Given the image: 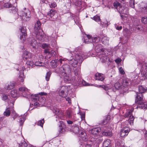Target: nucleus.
Listing matches in <instances>:
<instances>
[{
    "label": "nucleus",
    "mask_w": 147,
    "mask_h": 147,
    "mask_svg": "<svg viewBox=\"0 0 147 147\" xmlns=\"http://www.w3.org/2000/svg\"><path fill=\"white\" fill-rule=\"evenodd\" d=\"M114 86L117 90H119L121 88V85L119 82H116Z\"/></svg>",
    "instance_id": "nucleus-35"
},
{
    "label": "nucleus",
    "mask_w": 147,
    "mask_h": 147,
    "mask_svg": "<svg viewBox=\"0 0 147 147\" xmlns=\"http://www.w3.org/2000/svg\"><path fill=\"white\" fill-rule=\"evenodd\" d=\"M11 96L13 98H16L17 97L18 95L17 91L16 90H11Z\"/></svg>",
    "instance_id": "nucleus-32"
},
{
    "label": "nucleus",
    "mask_w": 147,
    "mask_h": 147,
    "mask_svg": "<svg viewBox=\"0 0 147 147\" xmlns=\"http://www.w3.org/2000/svg\"><path fill=\"white\" fill-rule=\"evenodd\" d=\"M38 94H35L34 95H33L32 94L30 96H29V94L28 95V96H29V98H31L32 99V100H34V101H35V100L36 101L37 99V97Z\"/></svg>",
    "instance_id": "nucleus-38"
},
{
    "label": "nucleus",
    "mask_w": 147,
    "mask_h": 147,
    "mask_svg": "<svg viewBox=\"0 0 147 147\" xmlns=\"http://www.w3.org/2000/svg\"><path fill=\"white\" fill-rule=\"evenodd\" d=\"M110 140H107L104 141L103 144V147H111L110 146Z\"/></svg>",
    "instance_id": "nucleus-28"
},
{
    "label": "nucleus",
    "mask_w": 147,
    "mask_h": 147,
    "mask_svg": "<svg viewBox=\"0 0 147 147\" xmlns=\"http://www.w3.org/2000/svg\"><path fill=\"white\" fill-rule=\"evenodd\" d=\"M133 110L134 109H132L128 110L126 113L125 115V117H129L128 121L130 125H133L134 119V117L132 115V113Z\"/></svg>",
    "instance_id": "nucleus-5"
},
{
    "label": "nucleus",
    "mask_w": 147,
    "mask_h": 147,
    "mask_svg": "<svg viewBox=\"0 0 147 147\" xmlns=\"http://www.w3.org/2000/svg\"><path fill=\"white\" fill-rule=\"evenodd\" d=\"M19 91L21 92L22 96L27 98H29L28 95H29L28 89L25 87H21L19 89Z\"/></svg>",
    "instance_id": "nucleus-9"
},
{
    "label": "nucleus",
    "mask_w": 147,
    "mask_h": 147,
    "mask_svg": "<svg viewBox=\"0 0 147 147\" xmlns=\"http://www.w3.org/2000/svg\"><path fill=\"white\" fill-rule=\"evenodd\" d=\"M24 11H21L19 12V14H18L16 12L15 13V15L17 17L16 18H18V16L19 15L21 17L22 19L24 21H28L30 20V18L29 16H27V12L29 13L28 10H26V8L24 9ZM15 11L16 12V10H15Z\"/></svg>",
    "instance_id": "nucleus-4"
},
{
    "label": "nucleus",
    "mask_w": 147,
    "mask_h": 147,
    "mask_svg": "<svg viewBox=\"0 0 147 147\" xmlns=\"http://www.w3.org/2000/svg\"><path fill=\"white\" fill-rule=\"evenodd\" d=\"M72 113L71 111L68 110L66 111L67 117L69 118L72 117Z\"/></svg>",
    "instance_id": "nucleus-37"
},
{
    "label": "nucleus",
    "mask_w": 147,
    "mask_h": 147,
    "mask_svg": "<svg viewBox=\"0 0 147 147\" xmlns=\"http://www.w3.org/2000/svg\"><path fill=\"white\" fill-rule=\"evenodd\" d=\"M121 6L120 4L117 1L115 2L114 3V7L117 10L120 8Z\"/></svg>",
    "instance_id": "nucleus-41"
},
{
    "label": "nucleus",
    "mask_w": 147,
    "mask_h": 147,
    "mask_svg": "<svg viewBox=\"0 0 147 147\" xmlns=\"http://www.w3.org/2000/svg\"><path fill=\"white\" fill-rule=\"evenodd\" d=\"M79 84L80 85L82 84L83 86H87L89 85L85 81L82 79L80 80V81L79 83Z\"/></svg>",
    "instance_id": "nucleus-43"
},
{
    "label": "nucleus",
    "mask_w": 147,
    "mask_h": 147,
    "mask_svg": "<svg viewBox=\"0 0 147 147\" xmlns=\"http://www.w3.org/2000/svg\"><path fill=\"white\" fill-rule=\"evenodd\" d=\"M142 23L144 24H147V17L144 16L142 17L141 19Z\"/></svg>",
    "instance_id": "nucleus-39"
},
{
    "label": "nucleus",
    "mask_w": 147,
    "mask_h": 147,
    "mask_svg": "<svg viewBox=\"0 0 147 147\" xmlns=\"http://www.w3.org/2000/svg\"><path fill=\"white\" fill-rule=\"evenodd\" d=\"M127 10L128 9L127 8L121 6L120 8L118 9L117 10L120 14L123 13L124 14H127L128 13Z\"/></svg>",
    "instance_id": "nucleus-14"
},
{
    "label": "nucleus",
    "mask_w": 147,
    "mask_h": 147,
    "mask_svg": "<svg viewBox=\"0 0 147 147\" xmlns=\"http://www.w3.org/2000/svg\"><path fill=\"white\" fill-rule=\"evenodd\" d=\"M96 80L102 81L104 80L105 77L103 74L99 73H96L95 75Z\"/></svg>",
    "instance_id": "nucleus-16"
},
{
    "label": "nucleus",
    "mask_w": 147,
    "mask_h": 147,
    "mask_svg": "<svg viewBox=\"0 0 147 147\" xmlns=\"http://www.w3.org/2000/svg\"><path fill=\"white\" fill-rule=\"evenodd\" d=\"M121 61V59L119 58L115 60V62L117 63H119Z\"/></svg>",
    "instance_id": "nucleus-59"
},
{
    "label": "nucleus",
    "mask_w": 147,
    "mask_h": 147,
    "mask_svg": "<svg viewBox=\"0 0 147 147\" xmlns=\"http://www.w3.org/2000/svg\"><path fill=\"white\" fill-rule=\"evenodd\" d=\"M80 137L84 141H86L87 140V137L86 134L84 132H82L80 134Z\"/></svg>",
    "instance_id": "nucleus-24"
},
{
    "label": "nucleus",
    "mask_w": 147,
    "mask_h": 147,
    "mask_svg": "<svg viewBox=\"0 0 147 147\" xmlns=\"http://www.w3.org/2000/svg\"><path fill=\"white\" fill-rule=\"evenodd\" d=\"M42 62H36L35 63L34 65L36 66H41L43 65H42Z\"/></svg>",
    "instance_id": "nucleus-52"
},
{
    "label": "nucleus",
    "mask_w": 147,
    "mask_h": 147,
    "mask_svg": "<svg viewBox=\"0 0 147 147\" xmlns=\"http://www.w3.org/2000/svg\"><path fill=\"white\" fill-rule=\"evenodd\" d=\"M131 84V81L127 78H124L123 80L122 84L123 86L125 87H127L129 86Z\"/></svg>",
    "instance_id": "nucleus-15"
},
{
    "label": "nucleus",
    "mask_w": 147,
    "mask_h": 147,
    "mask_svg": "<svg viewBox=\"0 0 147 147\" xmlns=\"http://www.w3.org/2000/svg\"><path fill=\"white\" fill-rule=\"evenodd\" d=\"M2 98L4 100L8 101L9 100V96L8 95L3 94L2 96Z\"/></svg>",
    "instance_id": "nucleus-42"
},
{
    "label": "nucleus",
    "mask_w": 147,
    "mask_h": 147,
    "mask_svg": "<svg viewBox=\"0 0 147 147\" xmlns=\"http://www.w3.org/2000/svg\"><path fill=\"white\" fill-rule=\"evenodd\" d=\"M80 147H92L91 145L84 143V145L81 144Z\"/></svg>",
    "instance_id": "nucleus-51"
},
{
    "label": "nucleus",
    "mask_w": 147,
    "mask_h": 147,
    "mask_svg": "<svg viewBox=\"0 0 147 147\" xmlns=\"http://www.w3.org/2000/svg\"><path fill=\"white\" fill-rule=\"evenodd\" d=\"M93 19L97 22L100 21V17L97 15L94 16L93 18Z\"/></svg>",
    "instance_id": "nucleus-48"
},
{
    "label": "nucleus",
    "mask_w": 147,
    "mask_h": 147,
    "mask_svg": "<svg viewBox=\"0 0 147 147\" xmlns=\"http://www.w3.org/2000/svg\"><path fill=\"white\" fill-rule=\"evenodd\" d=\"M107 118V119H106L105 120H104L103 121V123L104 124H105V123H107L109 121V119H108V118H109V116H108Z\"/></svg>",
    "instance_id": "nucleus-60"
},
{
    "label": "nucleus",
    "mask_w": 147,
    "mask_h": 147,
    "mask_svg": "<svg viewBox=\"0 0 147 147\" xmlns=\"http://www.w3.org/2000/svg\"><path fill=\"white\" fill-rule=\"evenodd\" d=\"M10 109L9 107L7 108L3 113L4 115L6 117L9 116L10 114Z\"/></svg>",
    "instance_id": "nucleus-31"
},
{
    "label": "nucleus",
    "mask_w": 147,
    "mask_h": 147,
    "mask_svg": "<svg viewBox=\"0 0 147 147\" xmlns=\"http://www.w3.org/2000/svg\"><path fill=\"white\" fill-rule=\"evenodd\" d=\"M21 34H20V39L23 42L26 39V29L24 27H22L20 28Z\"/></svg>",
    "instance_id": "nucleus-11"
},
{
    "label": "nucleus",
    "mask_w": 147,
    "mask_h": 147,
    "mask_svg": "<svg viewBox=\"0 0 147 147\" xmlns=\"http://www.w3.org/2000/svg\"><path fill=\"white\" fill-rule=\"evenodd\" d=\"M53 112L55 113L61 119H63L64 118V114L62 111L59 109L57 107H54L53 108Z\"/></svg>",
    "instance_id": "nucleus-7"
},
{
    "label": "nucleus",
    "mask_w": 147,
    "mask_h": 147,
    "mask_svg": "<svg viewBox=\"0 0 147 147\" xmlns=\"http://www.w3.org/2000/svg\"><path fill=\"white\" fill-rule=\"evenodd\" d=\"M36 34V38L40 40H42L44 37V34L43 31L41 30H39L38 32H34Z\"/></svg>",
    "instance_id": "nucleus-10"
},
{
    "label": "nucleus",
    "mask_w": 147,
    "mask_h": 147,
    "mask_svg": "<svg viewBox=\"0 0 147 147\" xmlns=\"http://www.w3.org/2000/svg\"><path fill=\"white\" fill-rule=\"evenodd\" d=\"M103 88L105 90H107L108 89H109L110 88L107 86L104 85L103 86Z\"/></svg>",
    "instance_id": "nucleus-56"
},
{
    "label": "nucleus",
    "mask_w": 147,
    "mask_h": 147,
    "mask_svg": "<svg viewBox=\"0 0 147 147\" xmlns=\"http://www.w3.org/2000/svg\"><path fill=\"white\" fill-rule=\"evenodd\" d=\"M42 46L43 49L48 48L49 45L46 43H43L42 45Z\"/></svg>",
    "instance_id": "nucleus-54"
},
{
    "label": "nucleus",
    "mask_w": 147,
    "mask_h": 147,
    "mask_svg": "<svg viewBox=\"0 0 147 147\" xmlns=\"http://www.w3.org/2000/svg\"><path fill=\"white\" fill-rule=\"evenodd\" d=\"M55 72L60 74L61 76L63 79L64 82L68 83L70 79L68 74L70 72V69L69 66L67 64L63 65L60 68H57Z\"/></svg>",
    "instance_id": "nucleus-2"
},
{
    "label": "nucleus",
    "mask_w": 147,
    "mask_h": 147,
    "mask_svg": "<svg viewBox=\"0 0 147 147\" xmlns=\"http://www.w3.org/2000/svg\"><path fill=\"white\" fill-rule=\"evenodd\" d=\"M80 68H75L74 69V74L76 76L80 74Z\"/></svg>",
    "instance_id": "nucleus-44"
},
{
    "label": "nucleus",
    "mask_w": 147,
    "mask_h": 147,
    "mask_svg": "<svg viewBox=\"0 0 147 147\" xmlns=\"http://www.w3.org/2000/svg\"><path fill=\"white\" fill-rule=\"evenodd\" d=\"M39 94L40 96L45 95L47 94L45 92H41L39 93Z\"/></svg>",
    "instance_id": "nucleus-62"
},
{
    "label": "nucleus",
    "mask_w": 147,
    "mask_h": 147,
    "mask_svg": "<svg viewBox=\"0 0 147 147\" xmlns=\"http://www.w3.org/2000/svg\"><path fill=\"white\" fill-rule=\"evenodd\" d=\"M41 26V23L40 21H37L36 22L35 24L34 27V32H38L39 30H40V28Z\"/></svg>",
    "instance_id": "nucleus-20"
},
{
    "label": "nucleus",
    "mask_w": 147,
    "mask_h": 147,
    "mask_svg": "<svg viewBox=\"0 0 147 147\" xmlns=\"http://www.w3.org/2000/svg\"><path fill=\"white\" fill-rule=\"evenodd\" d=\"M103 23L105 24L106 25H107V26L109 24L108 22H107L106 20L104 21Z\"/></svg>",
    "instance_id": "nucleus-64"
},
{
    "label": "nucleus",
    "mask_w": 147,
    "mask_h": 147,
    "mask_svg": "<svg viewBox=\"0 0 147 147\" xmlns=\"http://www.w3.org/2000/svg\"><path fill=\"white\" fill-rule=\"evenodd\" d=\"M66 100L68 102V103H69V104H70L71 103V100L69 98V97L67 98H66Z\"/></svg>",
    "instance_id": "nucleus-61"
},
{
    "label": "nucleus",
    "mask_w": 147,
    "mask_h": 147,
    "mask_svg": "<svg viewBox=\"0 0 147 147\" xmlns=\"http://www.w3.org/2000/svg\"><path fill=\"white\" fill-rule=\"evenodd\" d=\"M141 11L142 13L146 14L147 13V4L145 5L144 7H142L141 8Z\"/></svg>",
    "instance_id": "nucleus-33"
},
{
    "label": "nucleus",
    "mask_w": 147,
    "mask_h": 147,
    "mask_svg": "<svg viewBox=\"0 0 147 147\" xmlns=\"http://www.w3.org/2000/svg\"><path fill=\"white\" fill-rule=\"evenodd\" d=\"M129 3L131 7L132 8L134 7V0H130Z\"/></svg>",
    "instance_id": "nucleus-50"
},
{
    "label": "nucleus",
    "mask_w": 147,
    "mask_h": 147,
    "mask_svg": "<svg viewBox=\"0 0 147 147\" xmlns=\"http://www.w3.org/2000/svg\"><path fill=\"white\" fill-rule=\"evenodd\" d=\"M4 6L7 8H9L11 7V4L9 3H6L4 4Z\"/></svg>",
    "instance_id": "nucleus-55"
},
{
    "label": "nucleus",
    "mask_w": 147,
    "mask_h": 147,
    "mask_svg": "<svg viewBox=\"0 0 147 147\" xmlns=\"http://www.w3.org/2000/svg\"><path fill=\"white\" fill-rule=\"evenodd\" d=\"M31 57L32 54L30 52L27 51H25L24 52L23 55V58H24L26 59H27L31 58Z\"/></svg>",
    "instance_id": "nucleus-21"
},
{
    "label": "nucleus",
    "mask_w": 147,
    "mask_h": 147,
    "mask_svg": "<svg viewBox=\"0 0 147 147\" xmlns=\"http://www.w3.org/2000/svg\"><path fill=\"white\" fill-rule=\"evenodd\" d=\"M101 129L100 128H96L93 129L91 131V133L94 136L98 135L99 132H100Z\"/></svg>",
    "instance_id": "nucleus-22"
},
{
    "label": "nucleus",
    "mask_w": 147,
    "mask_h": 147,
    "mask_svg": "<svg viewBox=\"0 0 147 147\" xmlns=\"http://www.w3.org/2000/svg\"><path fill=\"white\" fill-rule=\"evenodd\" d=\"M129 131V129L128 128H127L126 129L125 128L122 129L120 132V135L122 137H124L127 135Z\"/></svg>",
    "instance_id": "nucleus-13"
},
{
    "label": "nucleus",
    "mask_w": 147,
    "mask_h": 147,
    "mask_svg": "<svg viewBox=\"0 0 147 147\" xmlns=\"http://www.w3.org/2000/svg\"><path fill=\"white\" fill-rule=\"evenodd\" d=\"M51 72H48L45 78L46 79L47 81H48L49 80V78L51 74Z\"/></svg>",
    "instance_id": "nucleus-47"
},
{
    "label": "nucleus",
    "mask_w": 147,
    "mask_h": 147,
    "mask_svg": "<svg viewBox=\"0 0 147 147\" xmlns=\"http://www.w3.org/2000/svg\"><path fill=\"white\" fill-rule=\"evenodd\" d=\"M102 134L103 136L109 137H111L112 136V133L111 131L108 132L103 131L102 132Z\"/></svg>",
    "instance_id": "nucleus-36"
},
{
    "label": "nucleus",
    "mask_w": 147,
    "mask_h": 147,
    "mask_svg": "<svg viewBox=\"0 0 147 147\" xmlns=\"http://www.w3.org/2000/svg\"><path fill=\"white\" fill-rule=\"evenodd\" d=\"M86 54H83L82 53H77L75 55V59H67L69 61V63L73 66L75 67L78 63H81L83 60L86 58Z\"/></svg>",
    "instance_id": "nucleus-3"
},
{
    "label": "nucleus",
    "mask_w": 147,
    "mask_h": 147,
    "mask_svg": "<svg viewBox=\"0 0 147 147\" xmlns=\"http://www.w3.org/2000/svg\"><path fill=\"white\" fill-rule=\"evenodd\" d=\"M26 64L28 66L31 67L32 66L34 65V62L32 61H27L26 63Z\"/></svg>",
    "instance_id": "nucleus-49"
},
{
    "label": "nucleus",
    "mask_w": 147,
    "mask_h": 147,
    "mask_svg": "<svg viewBox=\"0 0 147 147\" xmlns=\"http://www.w3.org/2000/svg\"><path fill=\"white\" fill-rule=\"evenodd\" d=\"M68 90L66 86H62L59 92V95L62 97H65L68 94Z\"/></svg>",
    "instance_id": "nucleus-6"
},
{
    "label": "nucleus",
    "mask_w": 147,
    "mask_h": 147,
    "mask_svg": "<svg viewBox=\"0 0 147 147\" xmlns=\"http://www.w3.org/2000/svg\"><path fill=\"white\" fill-rule=\"evenodd\" d=\"M27 146V143L24 141H23L19 144V147H26Z\"/></svg>",
    "instance_id": "nucleus-40"
},
{
    "label": "nucleus",
    "mask_w": 147,
    "mask_h": 147,
    "mask_svg": "<svg viewBox=\"0 0 147 147\" xmlns=\"http://www.w3.org/2000/svg\"><path fill=\"white\" fill-rule=\"evenodd\" d=\"M115 27L116 29L118 30H121L122 29V27L121 26H117L115 25Z\"/></svg>",
    "instance_id": "nucleus-57"
},
{
    "label": "nucleus",
    "mask_w": 147,
    "mask_h": 147,
    "mask_svg": "<svg viewBox=\"0 0 147 147\" xmlns=\"http://www.w3.org/2000/svg\"><path fill=\"white\" fill-rule=\"evenodd\" d=\"M138 90L140 92L139 93L142 94V93H144L146 91L147 89L145 87L140 86L139 87Z\"/></svg>",
    "instance_id": "nucleus-26"
},
{
    "label": "nucleus",
    "mask_w": 147,
    "mask_h": 147,
    "mask_svg": "<svg viewBox=\"0 0 147 147\" xmlns=\"http://www.w3.org/2000/svg\"><path fill=\"white\" fill-rule=\"evenodd\" d=\"M143 100V96L142 94L137 93L135 100L136 103V104H140V102Z\"/></svg>",
    "instance_id": "nucleus-12"
},
{
    "label": "nucleus",
    "mask_w": 147,
    "mask_h": 147,
    "mask_svg": "<svg viewBox=\"0 0 147 147\" xmlns=\"http://www.w3.org/2000/svg\"><path fill=\"white\" fill-rule=\"evenodd\" d=\"M100 40V38L99 37H92L90 35H87V37L85 38L84 42L86 43H89V42L92 43L95 42V43H98ZM96 46L95 48L96 52L97 54L99 56V57L100 59V60L102 63H105L109 60L108 58L106 56V55L104 54L105 53L103 51V49L100 48H98V47L95 43V45H94Z\"/></svg>",
    "instance_id": "nucleus-1"
},
{
    "label": "nucleus",
    "mask_w": 147,
    "mask_h": 147,
    "mask_svg": "<svg viewBox=\"0 0 147 147\" xmlns=\"http://www.w3.org/2000/svg\"><path fill=\"white\" fill-rule=\"evenodd\" d=\"M25 69V67L23 66L22 70H20V72L19 74V77L22 82H23L24 81L25 77L23 71Z\"/></svg>",
    "instance_id": "nucleus-18"
},
{
    "label": "nucleus",
    "mask_w": 147,
    "mask_h": 147,
    "mask_svg": "<svg viewBox=\"0 0 147 147\" xmlns=\"http://www.w3.org/2000/svg\"><path fill=\"white\" fill-rule=\"evenodd\" d=\"M109 38L106 36L103 37L102 39V43L105 45L108 44L109 42Z\"/></svg>",
    "instance_id": "nucleus-30"
},
{
    "label": "nucleus",
    "mask_w": 147,
    "mask_h": 147,
    "mask_svg": "<svg viewBox=\"0 0 147 147\" xmlns=\"http://www.w3.org/2000/svg\"><path fill=\"white\" fill-rule=\"evenodd\" d=\"M11 116L13 120H14L16 118H18L19 119L18 121L20 122V125H23L25 120V118L24 117L20 118V117L18 116V115L15 112H13V113L11 114Z\"/></svg>",
    "instance_id": "nucleus-8"
},
{
    "label": "nucleus",
    "mask_w": 147,
    "mask_h": 147,
    "mask_svg": "<svg viewBox=\"0 0 147 147\" xmlns=\"http://www.w3.org/2000/svg\"><path fill=\"white\" fill-rule=\"evenodd\" d=\"M15 84L14 82H10L9 83L7 87V89L9 90L12 89L15 86Z\"/></svg>",
    "instance_id": "nucleus-27"
},
{
    "label": "nucleus",
    "mask_w": 147,
    "mask_h": 147,
    "mask_svg": "<svg viewBox=\"0 0 147 147\" xmlns=\"http://www.w3.org/2000/svg\"><path fill=\"white\" fill-rule=\"evenodd\" d=\"M44 123V119H43L39 121L37 123V125H40L42 127Z\"/></svg>",
    "instance_id": "nucleus-45"
},
{
    "label": "nucleus",
    "mask_w": 147,
    "mask_h": 147,
    "mask_svg": "<svg viewBox=\"0 0 147 147\" xmlns=\"http://www.w3.org/2000/svg\"><path fill=\"white\" fill-rule=\"evenodd\" d=\"M56 13V11L54 10L51 9L49 11L47 15V18H48V20H52L51 19L52 17H53Z\"/></svg>",
    "instance_id": "nucleus-17"
},
{
    "label": "nucleus",
    "mask_w": 147,
    "mask_h": 147,
    "mask_svg": "<svg viewBox=\"0 0 147 147\" xmlns=\"http://www.w3.org/2000/svg\"><path fill=\"white\" fill-rule=\"evenodd\" d=\"M119 70L121 74H125V72L122 67H119Z\"/></svg>",
    "instance_id": "nucleus-53"
},
{
    "label": "nucleus",
    "mask_w": 147,
    "mask_h": 147,
    "mask_svg": "<svg viewBox=\"0 0 147 147\" xmlns=\"http://www.w3.org/2000/svg\"><path fill=\"white\" fill-rule=\"evenodd\" d=\"M31 40L32 41L30 42V44L33 48H34L37 44V42L36 40L34 39H33Z\"/></svg>",
    "instance_id": "nucleus-34"
},
{
    "label": "nucleus",
    "mask_w": 147,
    "mask_h": 147,
    "mask_svg": "<svg viewBox=\"0 0 147 147\" xmlns=\"http://www.w3.org/2000/svg\"><path fill=\"white\" fill-rule=\"evenodd\" d=\"M45 53H48L49 54L50 53V51L49 50V49H45Z\"/></svg>",
    "instance_id": "nucleus-63"
},
{
    "label": "nucleus",
    "mask_w": 147,
    "mask_h": 147,
    "mask_svg": "<svg viewBox=\"0 0 147 147\" xmlns=\"http://www.w3.org/2000/svg\"><path fill=\"white\" fill-rule=\"evenodd\" d=\"M49 5L51 8H54L57 6L55 2L49 3Z\"/></svg>",
    "instance_id": "nucleus-46"
},
{
    "label": "nucleus",
    "mask_w": 147,
    "mask_h": 147,
    "mask_svg": "<svg viewBox=\"0 0 147 147\" xmlns=\"http://www.w3.org/2000/svg\"><path fill=\"white\" fill-rule=\"evenodd\" d=\"M142 77L144 79H146L147 80V71L143 75Z\"/></svg>",
    "instance_id": "nucleus-58"
},
{
    "label": "nucleus",
    "mask_w": 147,
    "mask_h": 147,
    "mask_svg": "<svg viewBox=\"0 0 147 147\" xmlns=\"http://www.w3.org/2000/svg\"><path fill=\"white\" fill-rule=\"evenodd\" d=\"M71 129L76 134L78 133L79 130L78 127L76 125L75 126L72 127Z\"/></svg>",
    "instance_id": "nucleus-29"
},
{
    "label": "nucleus",
    "mask_w": 147,
    "mask_h": 147,
    "mask_svg": "<svg viewBox=\"0 0 147 147\" xmlns=\"http://www.w3.org/2000/svg\"><path fill=\"white\" fill-rule=\"evenodd\" d=\"M59 122H60L61 126L60 125H59V132L60 133L64 134L65 131V128L63 127L62 125H63V122L62 121H60L59 120Z\"/></svg>",
    "instance_id": "nucleus-23"
},
{
    "label": "nucleus",
    "mask_w": 147,
    "mask_h": 147,
    "mask_svg": "<svg viewBox=\"0 0 147 147\" xmlns=\"http://www.w3.org/2000/svg\"><path fill=\"white\" fill-rule=\"evenodd\" d=\"M138 105L137 107L136 108H139L142 109H145L147 108V102H143L142 101L140 102V103L137 104Z\"/></svg>",
    "instance_id": "nucleus-19"
},
{
    "label": "nucleus",
    "mask_w": 147,
    "mask_h": 147,
    "mask_svg": "<svg viewBox=\"0 0 147 147\" xmlns=\"http://www.w3.org/2000/svg\"><path fill=\"white\" fill-rule=\"evenodd\" d=\"M58 60L57 59L52 61L51 63V66L53 67H57L59 64L58 62Z\"/></svg>",
    "instance_id": "nucleus-25"
}]
</instances>
